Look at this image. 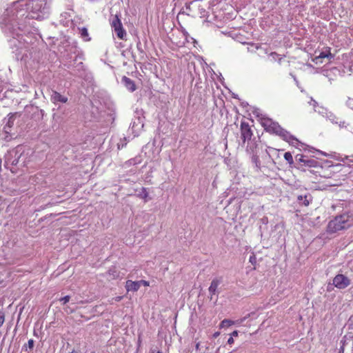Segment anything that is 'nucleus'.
<instances>
[{
    "label": "nucleus",
    "mask_w": 353,
    "mask_h": 353,
    "mask_svg": "<svg viewBox=\"0 0 353 353\" xmlns=\"http://www.w3.org/2000/svg\"><path fill=\"white\" fill-rule=\"evenodd\" d=\"M284 159L290 163H293V157L290 152H288L284 154Z\"/></svg>",
    "instance_id": "nucleus-22"
},
{
    "label": "nucleus",
    "mask_w": 353,
    "mask_h": 353,
    "mask_svg": "<svg viewBox=\"0 0 353 353\" xmlns=\"http://www.w3.org/2000/svg\"><path fill=\"white\" fill-rule=\"evenodd\" d=\"M254 114L260 118L261 124L268 131L279 135L283 140L286 141L292 145L299 148V150H302L299 147H301L303 150L305 149V145L303 143H301L289 132L281 128L278 123L273 121L271 119H269L263 114L260 113L259 109L254 110Z\"/></svg>",
    "instance_id": "nucleus-2"
},
{
    "label": "nucleus",
    "mask_w": 353,
    "mask_h": 353,
    "mask_svg": "<svg viewBox=\"0 0 353 353\" xmlns=\"http://www.w3.org/2000/svg\"><path fill=\"white\" fill-rule=\"evenodd\" d=\"M6 83L0 79V99L5 97L3 91L6 89Z\"/></svg>",
    "instance_id": "nucleus-19"
},
{
    "label": "nucleus",
    "mask_w": 353,
    "mask_h": 353,
    "mask_svg": "<svg viewBox=\"0 0 353 353\" xmlns=\"http://www.w3.org/2000/svg\"><path fill=\"white\" fill-rule=\"evenodd\" d=\"M316 163H317V161L314 159H306V161H305L304 165L307 167L312 168V167H315Z\"/></svg>",
    "instance_id": "nucleus-21"
},
{
    "label": "nucleus",
    "mask_w": 353,
    "mask_h": 353,
    "mask_svg": "<svg viewBox=\"0 0 353 353\" xmlns=\"http://www.w3.org/2000/svg\"><path fill=\"white\" fill-rule=\"evenodd\" d=\"M34 340L33 339H30L28 341V344L26 345L24 347H26L27 349V347H28L29 349L32 350L33 347H34Z\"/></svg>",
    "instance_id": "nucleus-28"
},
{
    "label": "nucleus",
    "mask_w": 353,
    "mask_h": 353,
    "mask_svg": "<svg viewBox=\"0 0 353 353\" xmlns=\"http://www.w3.org/2000/svg\"><path fill=\"white\" fill-rule=\"evenodd\" d=\"M219 335V332H215V333L213 334V337L216 338Z\"/></svg>",
    "instance_id": "nucleus-38"
},
{
    "label": "nucleus",
    "mask_w": 353,
    "mask_h": 353,
    "mask_svg": "<svg viewBox=\"0 0 353 353\" xmlns=\"http://www.w3.org/2000/svg\"><path fill=\"white\" fill-rule=\"evenodd\" d=\"M252 162L255 164V166L257 168H260V161L259 159V157L257 156H253L252 158Z\"/></svg>",
    "instance_id": "nucleus-26"
},
{
    "label": "nucleus",
    "mask_w": 353,
    "mask_h": 353,
    "mask_svg": "<svg viewBox=\"0 0 353 353\" xmlns=\"http://www.w3.org/2000/svg\"><path fill=\"white\" fill-rule=\"evenodd\" d=\"M11 125H5L3 130L0 132V137L6 141H10L13 139L14 134L11 132Z\"/></svg>",
    "instance_id": "nucleus-8"
},
{
    "label": "nucleus",
    "mask_w": 353,
    "mask_h": 353,
    "mask_svg": "<svg viewBox=\"0 0 353 353\" xmlns=\"http://www.w3.org/2000/svg\"><path fill=\"white\" fill-rule=\"evenodd\" d=\"M221 282V280L220 279H217V278H215L212 281L210 285L208 288L209 293L211 295V297H210L211 299H212V295H214L216 293L217 288H218L219 285H220Z\"/></svg>",
    "instance_id": "nucleus-11"
},
{
    "label": "nucleus",
    "mask_w": 353,
    "mask_h": 353,
    "mask_svg": "<svg viewBox=\"0 0 353 353\" xmlns=\"http://www.w3.org/2000/svg\"><path fill=\"white\" fill-rule=\"evenodd\" d=\"M246 319H247V317L245 316V317H243L241 319H239L236 321H233L230 319H224L221 322L220 327H229L234 323L241 324Z\"/></svg>",
    "instance_id": "nucleus-14"
},
{
    "label": "nucleus",
    "mask_w": 353,
    "mask_h": 353,
    "mask_svg": "<svg viewBox=\"0 0 353 353\" xmlns=\"http://www.w3.org/2000/svg\"><path fill=\"white\" fill-rule=\"evenodd\" d=\"M139 281V285L141 286V285H144V286H148L149 285V282L147 281H144V280H140V281Z\"/></svg>",
    "instance_id": "nucleus-32"
},
{
    "label": "nucleus",
    "mask_w": 353,
    "mask_h": 353,
    "mask_svg": "<svg viewBox=\"0 0 353 353\" xmlns=\"http://www.w3.org/2000/svg\"><path fill=\"white\" fill-rule=\"evenodd\" d=\"M295 159L296 161L303 163V164H305V161H306V157L303 154H296Z\"/></svg>",
    "instance_id": "nucleus-24"
},
{
    "label": "nucleus",
    "mask_w": 353,
    "mask_h": 353,
    "mask_svg": "<svg viewBox=\"0 0 353 353\" xmlns=\"http://www.w3.org/2000/svg\"><path fill=\"white\" fill-rule=\"evenodd\" d=\"M121 82L129 91L134 92L136 90L135 83L131 79L124 76L121 79Z\"/></svg>",
    "instance_id": "nucleus-10"
},
{
    "label": "nucleus",
    "mask_w": 353,
    "mask_h": 353,
    "mask_svg": "<svg viewBox=\"0 0 353 353\" xmlns=\"http://www.w3.org/2000/svg\"><path fill=\"white\" fill-rule=\"evenodd\" d=\"M196 350H199L200 349V342H197L195 345Z\"/></svg>",
    "instance_id": "nucleus-37"
},
{
    "label": "nucleus",
    "mask_w": 353,
    "mask_h": 353,
    "mask_svg": "<svg viewBox=\"0 0 353 353\" xmlns=\"http://www.w3.org/2000/svg\"><path fill=\"white\" fill-rule=\"evenodd\" d=\"M345 105L347 108L353 110V97H348L345 102Z\"/></svg>",
    "instance_id": "nucleus-25"
},
{
    "label": "nucleus",
    "mask_w": 353,
    "mask_h": 353,
    "mask_svg": "<svg viewBox=\"0 0 353 353\" xmlns=\"http://www.w3.org/2000/svg\"><path fill=\"white\" fill-rule=\"evenodd\" d=\"M123 299V296H116L114 298L112 299V300H114V301L116 302H119L120 301L121 299Z\"/></svg>",
    "instance_id": "nucleus-33"
},
{
    "label": "nucleus",
    "mask_w": 353,
    "mask_h": 353,
    "mask_svg": "<svg viewBox=\"0 0 353 353\" xmlns=\"http://www.w3.org/2000/svg\"><path fill=\"white\" fill-rule=\"evenodd\" d=\"M279 57V54H278L276 52H272L270 54V61H276L277 60V58H278V61L279 63L281 62L282 58L281 57Z\"/></svg>",
    "instance_id": "nucleus-20"
},
{
    "label": "nucleus",
    "mask_w": 353,
    "mask_h": 353,
    "mask_svg": "<svg viewBox=\"0 0 353 353\" xmlns=\"http://www.w3.org/2000/svg\"><path fill=\"white\" fill-rule=\"evenodd\" d=\"M108 274L111 279H114L119 276V272L116 270L115 268L109 269Z\"/></svg>",
    "instance_id": "nucleus-18"
},
{
    "label": "nucleus",
    "mask_w": 353,
    "mask_h": 353,
    "mask_svg": "<svg viewBox=\"0 0 353 353\" xmlns=\"http://www.w3.org/2000/svg\"><path fill=\"white\" fill-rule=\"evenodd\" d=\"M260 223L261 225H264L265 227L268 223V219L267 216H263L260 219Z\"/></svg>",
    "instance_id": "nucleus-30"
},
{
    "label": "nucleus",
    "mask_w": 353,
    "mask_h": 353,
    "mask_svg": "<svg viewBox=\"0 0 353 353\" xmlns=\"http://www.w3.org/2000/svg\"><path fill=\"white\" fill-rule=\"evenodd\" d=\"M125 288L128 292H137L140 288V285L139 281H132L131 280H128L125 283Z\"/></svg>",
    "instance_id": "nucleus-12"
},
{
    "label": "nucleus",
    "mask_w": 353,
    "mask_h": 353,
    "mask_svg": "<svg viewBox=\"0 0 353 353\" xmlns=\"http://www.w3.org/2000/svg\"><path fill=\"white\" fill-rule=\"evenodd\" d=\"M297 200L299 201V203H301L305 206H307L312 201V197L310 194H306L305 195H299Z\"/></svg>",
    "instance_id": "nucleus-13"
},
{
    "label": "nucleus",
    "mask_w": 353,
    "mask_h": 353,
    "mask_svg": "<svg viewBox=\"0 0 353 353\" xmlns=\"http://www.w3.org/2000/svg\"><path fill=\"white\" fill-rule=\"evenodd\" d=\"M252 131L249 124L246 122H241V137L243 143L247 140H250L252 137Z\"/></svg>",
    "instance_id": "nucleus-7"
},
{
    "label": "nucleus",
    "mask_w": 353,
    "mask_h": 353,
    "mask_svg": "<svg viewBox=\"0 0 353 353\" xmlns=\"http://www.w3.org/2000/svg\"><path fill=\"white\" fill-rule=\"evenodd\" d=\"M5 321V312L0 310V327L3 325Z\"/></svg>",
    "instance_id": "nucleus-27"
},
{
    "label": "nucleus",
    "mask_w": 353,
    "mask_h": 353,
    "mask_svg": "<svg viewBox=\"0 0 353 353\" xmlns=\"http://www.w3.org/2000/svg\"><path fill=\"white\" fill-rule=\"evenodd\" d=\"M255 260H256V258H255L254 255H252L250 256L249 261L251 263H254L255 262Z\"/></svg>",
    "instance_id": "nucleus-34"
},
{
    "label": "nucleus",
    "mask_w": 353,
    "mask_h": 353,
    "mask_svg": "<svg viewBox=\"0 0 353 353\" xmlns=\"http://www.w3.org/2000/svg\"><path fill=\"white\" fill-rule=\"evenodd\" d=\"M50 100L54 104H57L58 103H65L68 101V97L61 94L57 91L52 90L50 95Z\"/></svg>",
    "instance_id": "nucleus-9"
},
{
    "label": "nucleus",
    "mask_w": 353,
    "mask_h": 353,
    "mask_svg": "<svg viewBox=\"0 0 353 353\" xmlns=\"http://www.w3.org/2000/svg\"><path fill=\"white\" fill-rule=\"evenodd\" d=\"M316 151H317V152H319V153H321V154H323L324 156H326L325 153H324V152H321V151H319V150H316Z\"/></svg>",
    "instance_id": "nucleus-39"
},
{
    "label": "nucleus",
    "mask_w": 353,
    "mask_h": 353,
    "mask_svg": "<svg viewBox=\"0 0 353 353\" xmlns=\"http://www.w3.org/2000/svg\"><path fill=\"white\" fill-rule=\"evenodd\" d=\"M238 334H239V333H238V331L234 330V331H233V332L231 333L230 336H231V337H232V338H233L234 336V337H236V336H238Z\"/></svg>",
    "instance_id": "nucleus-35"
},
{
    "label": "nucleus",
    "mask_w": 353,
    "mask_h": 353,
    "mask_svg": "<svg viewBox=\"0 0 353 353\" xmlns=\"http://www.w3.org/2000/svg\"><path fill=\"white\" fill-rule=\"evenodd\" d=\"M16 9L14 6L6 8L0 17V25L4 32L11 37L9 46L17 60L26 63L33 57L36 51L35 39L31 34H23L16 21Z\"/></svg>",
    "instance_id": "nucleus-1"
},
{
    "label": "nucleus",
    "mask_w": 353,
    "mask_h": 353,
    "mask_svg": "<svg viewBox=\"0 0 353 353\" xmlns=\"http://www.w3.org/2000/svg\"><path fill=\"white\" fill-rule=\"evenodd\" d=\"M311 105H312L314 108V111L318 112L319 114H324L326 111L325 108L323 107H319L317 106V102L312 99H311V101L310 102Z\"/></svg>",
    "instance_id": "nucleus-17"
},
{
    "label": "nucleus",
    "mask_w": 353,
    "mask_h": 353,
    "mask_svg": "<svg viewBox=\"0 0 353 353\" xmlns=\"http://www.w3.org/2000/svg\"><path fill=\"white\" fill-rule=\"evenodd\" d=\"M111 26L115 34L120 39H125L126 37V32L123 28L121 19L117 15L113 17L111 20Z\"/></svg>",
    "instance_id": "nucleus-5"
},
{
    "label": "nucleus",
    "mask_w": 353,
    "mask_h": 353,
    "mask_svg": "<svg viewBox=\"0 0 353 353\" xmlns=\"http://www.w3.org/2000/svg\"><path fill=\"white\" fill-rule=\"evenodd\" d=\"M190 39H191V40H192V42H193V43H195V42H196V41L194 39V38H190Z\"/></svg>",
    "instance_id": "nucleus-41"
},
{
    "label": "nucleus",
    "mask_w": 353,
    "mask_h": 353,
    "mask_svg": "<svg viewBox=\"0 0 353 353\" xmlns=\"http://www.w3.org/2000/svg\"><path fill=\"white\" fill-rule=\"evenodd\" d=\"M350 279L342 274L336 275L333 279V285L339 290L346 288L350 285Z\"/></svg>",
    "instance_id": "nucleus-6"
},
{
    "label": "nucleus",
    "mask_w": 353,
    "mask_h": 353,
    "mask_svg": "<svg viewBox=\"0 0 353 353\" xmlns=\"http://www.w3.org/2000/svg\"><path fill=\"white\" fill-rule=\"evenodd\" d=\"M79 34L81 35V37L85 41H90L91 40V38L89 36L88 29L85 27L79 28Z\"/></svg>",
    "instance_id": "nucleus-16"
},
{
    "label": "nucleus",
    "mask_w": 353,
    "mask_h": 353,
    "mask_svg": "<svg viewBox=\"0 0 353 353\" xmlns=\"http://www.w3.org/2000/svg\"><path fill=\"white\" fill-rule=\"evenodd\" d=\"M26 159L27 154H24L23 147L18 145L6 154L4 166L12 173H15L18 167H23L26 165Z\"/></svg>",
    "instance_id": "nucleus-3"
},
{
    "label": "nucleus",
    "mask_w": 353,
    "mask_h": 353,
    "mask_svg": "<svg viewBox=\"0 0 353 353\" xmlns=\"http://www.w3.org/2000/svg\"><path fill=\"white\" fill-rule=\"evenodd\" d=\"M14 115H11L8 119V121L6 123V125H11V128L12 127L13 124H14Z\"/></svg>",
    "instance_id": "nucleus-29"
},
{
    "label": "nucleus",
    "mask_w": 353,
    "mask_h": 353,
    "mask_svg": "<svg viewBox=\"0 0 353 353\" xmlns=\"http://www.w3.org/2000/svg\"><path fill=\"white\" fill-rule=\"evenodd\" d=\"M263 229H264V228H263V226L261 225H260V230H261V232H262V230H263Z\"/></svg>",
    "instance_id": "nucleus-40"
},
{
    "label": "nucleus",
    "mask_w": 353,
    "mask_h": 353,
    "mask_svg": "<svg viewBox=\"0 0 353 353\" xmlns=\"http://www.w3.org/2000/svg\"><path fill=\"white\" fill-rule=\"evenodd\" d=\"M70 299V296H65L64 297H63L60 299V301L62 303V304L65 305V303L69 302Z\"/></svg>",
    "instance_id": "nucleus-31"
},
{
    "label": "nucleus",
    "mask_w": 353,
    "mask_h": 353,
    "mask_svg": "<svg viewBox=\"0 0 353 353\" xmlns=\"http://www.w3.org/2000/svg\"><path fill=\"white\" fill-rule=\"evenodd\" d=\"M139 196L140 198L146 199L147 197L148 196V192L147 191V189L145 188H142L141 192L139 194Z\"/></svg>",
    "instance_id": "nucleus-23"
},
{
    "label": "nucleus",
    "mask_w": 353,
    "mask_h": 353,
    "mask_svg": "<svg viewBox=\"0 0 353 353\" xmlns=\"http://www.w3.org/2000/svg\"><path fill=\"white\" fill-rule=\"evenodd\" d=\"M233 343H234V339H233V338H232V337H231V336H230V337L228 339V344H230V345H231V344H232Z\"/></svg>",
    "instance_id": "nucleus-36"
},
{
    "label": "nucleus",
    "mask_w": 353,
    "mask_h": 353,
    "mask_svg": "<svg viewBox=\"0 0 353 353\" xmlns=\"http://www.w3.org/2000/svg\"><path fill=\"white\" fill-rule=\"evenodd\" d=\"M352 224L350 216L347 214H343L335 216L334 219L329 222L327 231L330 233H334L349 228Z\"/></svg>",
    "instance_id": "nucleus-4"
},
{
    "label": "nucleus",
    "mask_w": 353,
    "mask_h": 353,
    "mask_svg": "<svg viewBox=\"0 0 353 353\" xmlns=\"http://www.w3.org/2000/svg\"><path fill=\"white\" fill-rule=\"evenodd\" d=\"M152 353H154V352L152 351ZM157 353H162V352L161 351H157Z\"/></svg>",
    "instance_id": "nucleus-42"
},
{
    "label": "nucleus",
    "mask_w": 353,
    "mask_h": 353,
    "mask_svg": "<svg viewBox=\"0 0 353 353\" xmlns=\"http://www.w3.org/2000/svg\"><path fill=\"white\" fill-rule=\"evenodd\" d=\"M334 56L330 52V48H328L325 50L320 52L319 54L316 56L315 60L316 63H318V60L320 59L327 58L329 59H331Z\"/></svg>",
    "instance_id": "nucleus-15"
}]
</instances>
